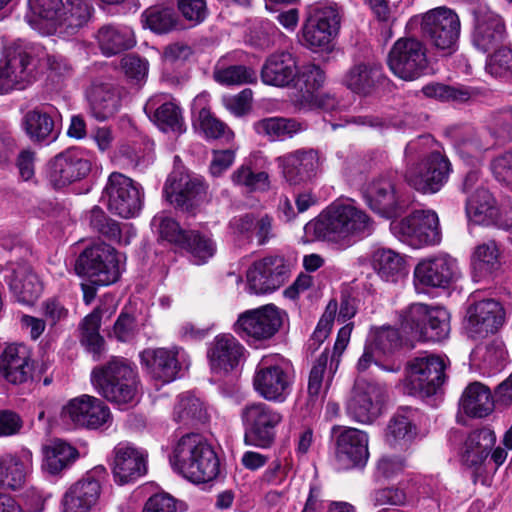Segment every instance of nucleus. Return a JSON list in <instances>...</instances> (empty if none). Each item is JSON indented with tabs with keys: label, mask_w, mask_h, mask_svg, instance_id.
Returning <instances> with one entry per match:
<instances>
[{
	"label": "nucleus",
	"mask_w": 512,
	"mask_h": 512,
	"mask_svg": "<svg viewBox=\"0 0 512 512\" xmlns=\"http://www.w3.org/2000/svg\"><path fill=\"white\" fill-rule=\"evenodd\" d=\"M170 463L193 483H207L219 473V460L212 446L198 433L183 435L174 445Z\"/></svg>",
	"instance_id": "nucleus-1"
},
{
	"label": "nucleus",
	"mask_w": 512,
	"mask_h": 512,
	"mask_svg": "<svg viewBox=\"0 0 512 512\" xmlns=\"http://www.w3.org/2000/svg\"><path fill=\"white\" fill-rule=\"evenodd\" d=\"M314 232L323 239L339 241L363 237L373 231V221L351 203L334 202L312 224Z\"/></svg>",
	"instance_id": "nucleus-2"
},
{
	"label": "nucleus",
	"mask_w": 512,
	"mask_h": 512,
	"mask_svg": "<svg viewBox=\"0 0 512 512\" xmlns=\"http://www.w3.org/2000/svg\"><path fill=\"white\" fill-rule=\"evenodd\" d=\"M447 365L443 357L429 353L409 360L405 367L404 379L408 394L420 397L435 395L447 379Z\"/></svg>",
	"instance_id": "nucleus-3"
},
{
	"label": "nucleus",
	"mask_w": 512,
	"mask_h": 512,
	"mask_svg": "<svg viewBox=\"0 0 512 512\" xmlns=\"http://www.w3.org/2000/svg\"><path fill=\"white\" fill-rule=\"evenodd\" d=\"M38 59L33 48L14 43L7 47L0 62V94L24 89L36 78Z\"/></svg>",
	"instance_id": "nucleus-4"
},
{
	"label": "nucleus",
	"mask_w": 512,
	"mask_h": 512,
	"mask_svg": "<svg viewBox=\"0 0 512 512\" xmlns=\"http://www.w3.org/2000/svg\"><path fill=\"white\" fill-rule=\"evenodd\" d=\"M75 271L96 285L106 286L116 282L120 276L119 257L108 244L99 243L86 248L76 259Z\"/></svg>",
	"instance_id": "nucleus-5"
},
{
	"label": "nucleus",
	"mask_w": 512,
	"mask_h": 512,
	"mask_svg": "<svg viewBox=\"0 0 512 512\" xmlns=\"http://www.w3.org/2000/svg\"><path fill=\"white\" fill-rule=\"evenodd\" d=\"M247 445L268 448L276 437V428L283 420L281 412L263 402L246 405L241 411Z\"/></svg>",
	"instance_id": "nucleus-6"
},
{
	"label": "nucleus",
	"mask_w": 512,
	"mask_h": 512,
	"mask_svg": "<svg viewBox=\"0 0 512 512\" xmlns=\"http://www.w3.org/2000/svg\"><path fill=\"white\" fill-rule=\"evenodd\" d=\"M368 207L378 215L390 219L403 213L409 197L391 175H380L369 181L363 192Z\"/></svg>",
	"instance_id": "nucleus-7"
},
{
	"label": "nucleus",
	"mask_w": 512,
	"mask_h": 512,
	"mask_svg": "<svg viewBox=\"0 0 512 512\" xmlns=\"http://www.w3.org/2000/svg\"><path fill=\"white\" fill-rule=\"evenodd\" d=\"M387 64L391 72L405 81H413L428 69L426 45L414 37L399 38L391 47Z\"/></svg>",
	"instance_id": "nucleus-8"
},
{
	"label": "nucleus",
	"mask_w": 512,
	"mask_h": 512,
	"mask_svg": "<svg viewBox=\"0 0 512 512\" xmlns=\"http://www.w3.org/2000/svg\"><path fill=\"white\" fill-rule=\"evenodd\" d=\"M391 230L400 241L413 248L437 245L442 239L438 215L432 210H416L392 222Z\"/></svg>",
	"instance_id": "nucleus-9"
},
{
	"label": "nucleus",
	"mask_w": 512,
	"mask_h": 512,
	"mask_svg": "<svg viewBox=\"0 0 512 512\" xmlns=\"http://www.w3.org/2000/svg\"><path fill=\"white\" fill-rule=\"evenodd\" d=\"M108 210L122 218H131L142 208L140 187L129 177L113 172L109 175L102 192Z\"/></svg>",
	"instance_id": "nucleus-10"
},
{
	"label": "nucleus",
	"mask_w": 512,
	"mask_h": 512,
	"mask_svg": "<svg viewBox=\"0 0 512 512\" xmlns=\"http://www.w3.org/2000/svg\"><path fill=\"white\" fill-rule=\"evenodd\" d=\"M460 30L459 16L449 8L437 7L422 16L421 31L437 49L454 51Z\"/></svg>",
	"instance_id": "nucleus-11"
},
{
	"label": "nucleus",
	"mask_w": 512,
	"mask_h": 512,
	"mask_svg": "<svg viewBox=\"0 0 512 512\" xmlns=\"http://www.w3.org/2000/svg\"><path fill=\"white\" fill-rule=\"evenodd\" d=\"M386 387L358 377L346 404V412L354 421L362 424L374 422L381 414Z\"/></svg>",
	"instance_id": "nucleus-12"
},
{
	"label": "nucleus",
	"mask_w": 512,
	"mask_h": 512,
	"mask_svg": "<svg viewBox=\"0 0 512 512\" xmlns=\"http://www.w3.org/2000/svg\"><path fill=\"white\" fill-rule=\"evenodd\" d=\"M334 458L338 469L363 467L369 457L368 435L356 428L333 426Z\"/></svg>",
	"instance_id": "nucleus-13"
},
{
	"label": "nucleus",
	"mask_w": 512,
	"mask_h": 512,
	"mask_svg": "<svg viewBox=\"0 0 512 512\" xmlns=\"http://www.w3.org/2000/svg\"><path fill=\"white\" fill-rule=\"evenodd\" d=\"M291 379L277 356H264L258 363L253 386L265 400L283 402L290 393Z\"/></svg>",
	"instance_id": "nucleus-14"
},
{
	"label": "nucleus",
	"mask_w": 512,
	"mask_h": 512,
	"mask_svg": "<svg viewBox=\"0 0 512 512\" xmlns=\"http://www.w3.org/2000/svg\"><path fill=\"white\" fill-rule=\"evenodd\" d=\"M61 417L77 427L96 430L112 423L109 407L99 398L83 394L69 400L61 411Z\"/></svg>",
	"instance_id": "nucleus-15"
},
{
	"label": "nucleus",
	"mask_w": 512,
	"mask_h": 512,
	"mask_svg": "<svg viewBox=\"0 0 512 512\" xmlns=\"http://www.w3.org/2000/svg\"><path fill=\"white\" fill-rule=\"evenodd\" d=\"M341 17L333 6L317 4L309 8L303 39L311 48H327L340 29Z\"/></svg>",
	"instance_id": "nucleus-16"
},
{
	"label": "nucleus",
	"mask_w": 512,
	"mask_h": 512,
	"mask_svg": "<svg viewBox=\"0 0 512 512\" xmlns=\"http://www.w3.org/2000/svg\"><path fill=\"white\" fill-rule=\"evenodd\" d=\"M451 164L440 152L430 153L406 174L407 182L423 194H434L441 190L449 178Z\"/></svg>",
	"instance_id": "nucleus-17"
},
{
	"label": "nucleus",
	"mask_w": 512,
	"mask_h": 512,
	"mask_svg": "<svg viewBox=\"0 0 512 512\" xmlns=\"http://www.w3.org/2000/svg\"><path fill=\"white\" fill-rule=\"evenodd\" d=\"M352 329V324L343 326L338 331L332 355L329 356L328 352L324 351L313 364L308 381V393L311 397H318L321 394L323 383L326 388L330 385L338 369L340 357L350 341Z\"/></svg>",
	"instance_id": "nucleus-18"
},
{
	"label": "nucleus",
	"mask_w": 512,
	"mask_h": 512,
	"mask_svg": "<svg viewBox=\"0 0 512 512\" xmlns=\"http://www.w3.org/2000/svg\"><path fill=\"white\" fill-rule=\"evenodd\" d=\"M288 267L281 256H268L253 263L247 271L249 291L266 294L277 290L287 278Z\"/></svg>",
	"instance_id": "nucleus-19"
},
{
	"label": "nucleus",
	"mask_w": 512,
	"mask_h": 512,
	"mask_svg": "<svg viewBox=\"0 0 512 512\" xmlns=\"http://www.w3.org/2000/svg\"><path fill=\"white\" fill-rule=\"evenodd\" d=\"M504 322V308L494 299L477 302L467 310L466 330L473 338L496 333Z\"/></svg>",
	"instance_id": "nucleus-20"
},
{
	"label": "nucleus",
	"mask_w": 512,
	"mask_h": 512,
	"mask_svg": "<svg viewBox=\"0 0 512 512\" xmlns=\"http://www.w3.org/2000/svg\"><path fill=\"white\" fill-rule=\"evenodd\" d=\"M457 275V261L446 253L422 259L414 269L415 280L423 286L446 288Z\"/></svg>",
	"instance_id": "nucleus-21"
},
{
	"label": "nucleus",
	"mask_w": 512,
	"mask_h": 512,
	"mask_svg": "<svg viewBox=\"0 0 512 512\" xmlns=\"http://www.w3.org/2000/svg\"><path fill=\"white\" fill-rule=\"evenodd\" d=\"M91 161L77 150L58 154L50 163L49 181L55 188H61L86 177L91 170Z\"/></svg>",
	"instance_id": "nucleus-22"
},
{
	"label": "nucleus",
	"mask_w": 512,
	"mask_h": 512,
	"mask_svg": "<svg viewBox=\"0 0 512 512\" xmlns=\"http://www.w3.org/2000/svg\"><path fill=\"white\" fill-rule=\"evenodd\" d=\"M281 325V313L274 305L246 311L237 320L238 329L246 336L257 340L271 338Z\"/></svg>",
	"instance_id": "nucleus-23"
},
{
	"label": "nucleus",
	"mask_w": 512,
	"mask_h": 512,
	"mask_svg": "<svg viewBox=\"0 0 512 512\" xmlns=\"http://www.w3.org/2000/svg\"><path fill=\"white\" fill-rule=\"evenodd\" d=\"M33 469V454L28 448L0 456V488L22 489Z\"/></svg>",
	"instance_id": "nucleus-24"
},
{
	"label": "nucleus",
	"mask_w": 512,
	"mask_h": 512,
	"mask_svg": "<svg viewBox=\"0 0 512 512\" xmlns=\"http://www.w3.org/2000/svg\"><path fill=\"white\" fill-rule=\"evenodd\" d=\"M111 468L115 482L127 484L146 474V455L130 444L120 443L113 450Z\"/></svg>",
	"instance_id": "nucleus-25"
},
{
	"label": "nucleus",
	"mask_w": 512,
	"mask_h": 512,
	"mask_svg": "<svg viewBox=\"0 0 512 512\" xmlns=\"http://www.w3.org/2000/svg\"><path fill=\"white\" fill-rule=\"evenodd\" d=\"M122 375L124 383L104 381L102 370H92L91 381L93 386L97 389L108 401L116 403L118 405L134 404L137 402L139 393V377L138 374Z\"/></svg>",
	"instance_id": "nucleus-26"
},
{
	"label": "nucleus",
	"mask_w": 512,
	"mask_h": 512,
	"mask_svg": "<svg viewBox=\"0 0 512 512\" xmlns=\"http://www.w3.org/2000/svg\"><path fill=\"white\" fill-rule=\"evenodd\" d=\"M283 177L291 185H297L315 176L319 166L316 151L296 150L276 158Z\"/></svg>",
	"instance_id": "nucleus-27"
},
{
	"label": "nucleus",
	"mask_w": 512,
	"mask_h": 512,
	"mask_svg": "<svg viewBox=\"0 0 512 512\" xmlns=\"http://www.w3.org/2000/svg\"><path fill=\"white\" fill-rule=\"evenodd\" d=\"M245 349L231 334L217 335L211 342L207 356L215 373L234 370L244 356Z\"/></svg>",
	"instance_id": "nucleus-28"
},
{
	"label": "nucleus",
	"mask_w": 512,
	"mask_h": 512,
	"mask_svg": "<svg viewBox=\"0 0 512 512\" xmlns=\"http://www.w3.org/2000/svg\"><path fill=\"white\" fill-rule=\"evenodd\" d=\"M90 114L99 121L115 115L121 107L122 89L112 83L94 82L86 92Z\"/></svg>",
	"instance_id": "nucleus-29"
},
{
	"label": "nucleus",
	"mask_w": 512,
	"mask_h": 512,
	"mask_svg": "<svg viewBox=\"0 0 512 512\" xmlns=\"http://www.w3.org/2000/svg\"><path fill=\"white\" fill-rule=\"evenodd\" d=\"M298 74L295 57L287 52L280 51L270 54L264 61L260 77L265 85L274 87H288Z\"/></svg>",
	"instance_id": "nucleus-30"
},
{
	"label": "nucleus",
	"mask_w": 512,
	"mask_h": 512,
	"mask_svg": "<svg viewBox=\"0 0 512 512\" xmlns=\"http://www.w3.org/2000/svg\"><path fill=\"white\" fill-rule=\"evenodd\" d=\"M0 372L12 384H22L32 377L31 353L23 344H10L2 352Z\"/></svg>",
	"instance_id": "nucleus-31"
},
{
	"label": "nucleus",
	"mask_w": 512,
	"mask_h": 512,
	"mask_svg": "<svg viewBox=\"0 0 512 512\" xmlns=\"http://www.w3.org/2000/svg\"><path fill=\"white\" fill-rule=\"evenodd\" d=\"M505 25L501 17L489 9L475 12V27L472 36L474 46L487 52L495 48L504 38Z\"/></svg>",
	"instance_id": "nucleus-32"
},
{
	"label": "nucleus",
	"mask_w": 512,
	"mask_h": 512,
	"mask_svg": "<svg viewBox=\"0 0 512 512\" xmlns=\"http://www.w3.org/2000/svg\"><path fill=\"white\" fill-rule=\"evenodd\" d=\"M101 493V485L91 474L73 484L62 498V512H90Z\"/></svg>",
	"instance_id": "nucleus-33"
},
{
	"label": "nucleus",
	"mask_w": 512,
	"mask_h": 512,
	"mask_svg": "<svg viewBox=\"0 0 512 512\" xmlns=\"http://www.w3.org/2000/svg\"><path fill=\"white\" fill-rule=\"evenodd\" d=\"M421 413L411 407H401L390 419L386 429V441L391 446H404L419 433Z\"/></svg>",
	"instance_id": "nucleus-34"
},
{
	"label": "nucleus",
	"mask_w": 512,
	"mask_h": 512,
	"mask_svg": "<svg viewBox=\"0 0 512 512\" xmlns=\"http://www.w3.org/2000/svg\"><path fill=\"white\" fill-rule=\"evenodd\" d=\"M177 355V348H157L144 350L140 358L152 378L169 383L176 378L180 369Z\"/></svg>",
	"instance_id": "nucleus-35"
},
{
	"label": "nucleus",
	"mask_w": 512,
	"mask_h": 512,
	"mask_svg": "<svg viewBox=\"0 0 512 512\" xmlns=\"http://www.w3.org/2000/svg\"><path fill=\"white\" fill-rule=\"evenodd\" d=\"M203 191L204 185L199 178L181 172H173L164 187L166 199L171 204L187 209Z\"/></svg>",
	"instance_id": "nucleus-36"
},
{
	"label": "nucleus",
	"mask_w": 512,
	"mask_h": 512,
	"mask_svg": "<svg viewBox=\"0 0 512 512\" xmlns=\"http://www.w3.org/2000/svg\"><path fill=\"white\" fill-rule=\"evenodd\" d=\"M11 276L8 279L10 291L15 298L27 305L33 304L42 292V285L25 262L12 264Z\"/></svg>",
	"instance_id": "nucleus-37"
},
{
	"label": "nucleus",
	"mask_w": 512,
	"mask_h": 512,
	"mask_svg": "<svg viewBox=\"0 0 512 512\" xmlns=\"http://www.w3.org/2000/svg\"><path fill=\"white\" fill-rule=\"evenodd\" d=\"M382 80V67L373 62L354 64L345 74L343 84L352 92L368 95Z\"/></svg>",
	"instance_id": "nucleus-38"
},
{
	"label": "nucleus",
	"mask_w": 512,
	"mask_h": 512,
	"mask_svg": "<svg viewBox=\"0 0 512 512\" xmlns=\"http://www.w3.org/2000/svg\"><path fill=\"white\" fill-rule=\"evenodd\" d=\"M470 221L479 225L498 224L499 209L492 194L485 187H477L466 201Z\"/></svg>",
	"instance_id": "nucleus-39"
},
{
	"label": "nucleus",
	"mask_w": 512,
	"mask_h": 512,
	"mask_svg": "<svg viewBox=\"0 0 512 512\" xmlns=\"http://www.w3.org/2000/svg\"><path fill=\"white\" fill-rule=\"evenodd\" d=\"M460 410L469 417L482 418L494 409V400L489 387L480 383H470L459 401Z\"/></svg>",
	"instance_id": "nucleus-40"
},
{
	"label": "nucleus",
	"mask_w": 512,
	"mask_h": 512,
	"mask_svg": "<svg viewBox=\"0 0 512 512\" xmlns=\"http://www.w3.org/2000/svg\"><path fill=\"white\" fill-rule=\"evenodd\" d=\"M253 128L259 136L274 142L292 138L304 131L306 126L294 118L267 117L256 121Z\"/></svg>",
	"instance_id": "nucleus-41"
},
{
	"label": "nucleus",
	"mask_w": 512,
	"mask_h": 512,
	"mask_svg": "<svg viewBox=\"0 0 512 512\" xmlns=\"http://www.w3.org/2000/svg\"><path fill=\"white\" fill-rule=\"evenodd\" d=\"M161 100V96L150 98L144 107L146 114L149 117L153 116V121L161 130L181 133L184 129L180 108L168 101L160 104Z\"/></svg>",
	"instance_id": "nucleus-42"
},
{
	"label": "nucleus",
	"mask_w": 512,
	"mask_h": 512,
	"mask_svg": "<svg viewBox=\"0 0 512 512\" xmlns=\"http://www.w3.org/2000/svg\"><path fill=\"white\" fill-rule=\"evenodd\" d=\"M495 442V433L489 428L471 432L464 444L463 462L470 467L480 465L487 458Z\"/></svg>",
	"instance_id": "nucleus-43"
},
{
	"label": "nucleus",
	"mask_w": 512,
	"mask_h": 512,
	"mask_svg": "<svg viewBox=\"0 0 512 512\" xmlns=\"http://www.w3.org/2000/svg\"><path fill=\"white\" fill-rule=\"evenodd\" d=\"M96 38L100 50L106 56L116 55L135 44L133 32L128 27L105 25L99 29Z\"/></svg>",
	"instance_id": "nucleus-44"
},
{
	"label": "nucleus",
	"mask_w": 512,
	"mask_h": 512,
	"mask_svg": "<svg viewBox=\"0 0 512 512\" xmlns=\"http://www.w3.org/2000/svg\"><path fill=\"white\" fill-rule=\"evenodd\" d=\"M43 468L50 474H58L78 457V450L69 443L57 439L43 448Z\"/></svg>",
	"instance_id": "nucleus-45"
},
{
	"label": "nucleus",
	"mask_w": 512,
	"mask_h": 512,
	"mask_svg": "<svg viewBox=\"0 0 512 512\" xmlns=\"http://www.w3.org/2000/svg\"><path fill=\"white\" fill-rule=\"evenodd\" d=\"M90 17L91 6L88 0H67L57 24V32L73 35L87 24Z\"/></svg>",
	"instance_id": "nucleus-46"
},
{
	"label": "nucleus",
	"mask_w": 512,
	"mask_h": 512,
	"mask_svg": "<svg viewBox=\"0 0 512 512\" xmlns=\"http://www.w3.org/2000/svg\"><path fill=\"white\" fill-rule=\"evenodd\" d=\"M23 125L32 141L43 142L57 138L53 118L47 111L42 109L28 111L23 118Z\"/></svg>",
	"instance_id": "nucleus-47"
},
{
	"label": "nucleus",
	"mask_w": 512,
	"mask_h": 512,
	"mask_svg": "<svg viewBox=\"0 0 512 512\" xmlns=\"http://www.w3.org/2000/svg\"><path fill=\"white\" fill-rule=\"evenodd\" d=\"M372 266L385 281L395 282L404 273V258L391 249L379 248L372 255Z\"/></svg>",
	"instance_id": "nucleus-48"
},
{
	"label": "nucleus",
	"mask_w": 512,
	"mask_h": 512,
	"mask_svg": "<svg viewBox=\"0 0 512 512\" xmlns=\"http://www.w3.org/2000/svg\"><path fill=\"white\" fill-rule=\"evenodd\" d=\"M450 332V315L443 307H431L430 314L420 332L421 341L439 342L446 339Z\"/></svg>",
	"instance_id": "nucleus-49"
},
{
	"label": "nucleus",
	"mask_w": 512,
	"mask_h": 512,
	"mask_svg": "<svg viewBox=\"0 0 512 512\" xmlns=\"http://www.w3.org/2000/svg\"><path fill=\"white\" fill-rule=\"evenodd\" d=\"M423 92L429 97L456 103H465L478 96L476 89L461 84L445 85L442 83H434L425 86Z\"/></svg>",
	"instance_id": "nucleus-50"
},
{
	"label": "nucleus",
	"mask_w": 512,
	"mask_h": 512,
	"mask_svg": "<svg viewBox=\"0 0 512 512\" xmlns=\"http://www.w3.org/2000/svg\"><path fill=\"white\" fill-rule=\"evenodd\" d=\"M472 264L480 276L490 275L500 267V253L495 241L478 245L473 253Z\"/></svg>",
	"instance_id": "nucleus-51"
},
{
	"label": "nucleus",
	"mask_w": 512,
	"mask_h": 512,
	"mask_svg": "<svg viewBox=\"0 0 512 512\" xmlns=\"http://www.w3.org/2000/svg\"><path fill=\"white\" fill-rule=\"evenodd\" d=\"M28 6L33 16L47 26L48 33L57 32V24L64 8L62 0H28Z\"/></svg>",
	"instance_id": "nucleus-52"
},
{
	"label": "nucleus",
	"mask_w": 512,
	"mask_h": 512,
	"mask_svg": "<svg viewBox=\"0 0 512 512\" xmlns=\"http://www.w3.org/2000/svg\"><path fill=\"white\" fill-rule=\"evenodd\" d=\"M214 79L224 85L252 84L257 81L256 72L244 65H230L225 67L220 62L214 69Z\"/></svg>",
	"instance_id": "nucleus-53"
},
{
	"label": "nucleus",
	"mask_w": 512,
	"mask_h": 512,
	"mask_svg": "<svg viewBox=\"0 0 512 512\" xmlns=\"http://www.w3.org/2000/svg\"><path fill=\"white\" fill-rule=\"evenodd\" d=\"M101 312L95 309L87 315L81 323V343L92 353L99 355L102 351L104 339L99 334Z\"/></svg>",
	"instance_id": "nucleus-54"
},
{
	"label": "nucleus",
	"mask_w": 512,
	"mask_h": 512,
	"mask_svg": "<svg viewBox=\"0 0 512 512\" xmlns=\"http://www.w3.org/2000/svg\"><path fill=\"white\" fill-rule=\"evenodd\" d=\"M180 247L188 250L197 265L205 263L216 251L213 240L196 231L188 232L185 242Z\"/></svg>",
	"instance_id": "nucleus-55"
},
{
	"label": "nucleus",
	"mask_w": 512,
	"mask_h": 512,
	"mask_svg": "<svg viewBox=\"0 0 512 512\" xmlns=\"http://www.w3.org/2000/svg\"><path fill=\"white\" fill-rule=\"evenodd\" d=\"M296 80V87L303 92V97L308 101L312 100L314 93L322 87L325 74L319 66L309 63L298 68Z\"/></svg>",
	"instance_id": "nucleus-56"
},
{
	"label": "nucleus",
	"mask_w": 512,
	"mask_h": 512,
	"mask_svg": "<svg viewBox=\"0 0 512 512\" xmlns=\"http://www.w3.org/2000/svg\"><path fill=\"white\" fill-rule=\"evenodd\" d=\"M429 314L430 307L425 304L416 303L410 305L400 314L402 329L412 337L420 340V332L424 328Z\"/></svg>",
	"instance_id": "nucleus-57"
},
{
	"label": "nucleus",
	"mask_w": 512,
	"mask_h": 512,
	"mask_svg": "<svg viewBox=\"0 0 512 512\" xmlns=\"http://www.w3.org/2000/svg\"><path fill=\"white\" fill-rule=\"evenodd\" d=\"M145 25L158 34L168 33L177 25V17L170 8L150 7L143 13Z\"/></svg>",
	"instance_id": "nucleus-58"
},
{
	"label": "nucleus",
	"mask_w": 512,
	"mask_h": 512,
	"mask_svg": "<svg viewBox=\"0 0 512 512\" xmlns=\"http://www.w3.org/2000/svg\"><path fill=\"white\" fill-rule=\"evenodd\" d=\"M174 417L177 421H198L207 420V412L200 399L191 395H182L174 408Z\"/></svg>",
	"instance_id": "nucleus-59"
},
{
	"label": "nucleus",
	"mask_w": 512,
	"mask_h": 512,
	"mask_svg": "<svg viewBox=\"0 0 512 512\" xmlns=\"http://www.w3.org/2000/svg\"><path fill=\"white\" fill-rule=\"evenodd\" d=\"M151 226L159 234L160 238L176 245L185 242L188 232L182 230L179 224L172 218L161 213L153 217Z\"/></svg>",
	"instance_id": "nucleus-60"
},
{
	"label": "nucleus",
	"mask_w": 512,
	"mask_h": 512,
	"mask_svg": "<svg viewBox=\"0 0 512 512\" xmlns=\"http://www.w3.org/2000/svg\"><path fill=\"white\" fill-rule=\"evenodd\" d=\"M197 127L207 138H225L230 140L233 137L232 131L226 124L213 116L210 110L205 108L199 111Z\"/></svg>",
	"instance_id": "nucleus-61"
},
{
	"label": "nucleus",
	"mask_w": 512,
	"mask_h": 512,
	"mask_svg": "<svg viewBox=\"0 0 512 512\" xmlns=\"http://www.w3.org/2000/svg\"><path fill=\"white\" fill-rule=\"evenodd\" d=\"M89 224L93 230L106 238L114 241L120 240L121 228L119 223L109 218L100 207L94 206L90 210Z\"/></svg>",
	"instance_id": "nucleus-62"
},
{
	"label": "nucleus",
	"mask_w": 512,
	"mask_h": 512,
	"mask_svg": "<svg viewBox=\"0 0 512 512\" xmlns=\"http://www.w3.org/2000/svg\"><path fill=\"white\" fill-rule=\"evenodd\" d=\"M232 182L251 191H264L269 188V176L266 172H253L249 166L242 165L231 175Z\"/></svg>",
	"instance_id": "nucleus-63"
},
{
	"label": "nucleus",
	"mask_w": 512,
	"mask_h": 512,
	"mask_svg": "<svg viewBox=\"0 0 512 512\" xmlns=\"http://www.w3.org/2000/svg\"><path fill=\"white\" fill-rule=\"evenodd\" d=\"M485 68L489 74L495 77L512 76V49L497 50L487 59Z\"/></svg>",
	"instance_id": "nucleus-64"
}]
</instances>
